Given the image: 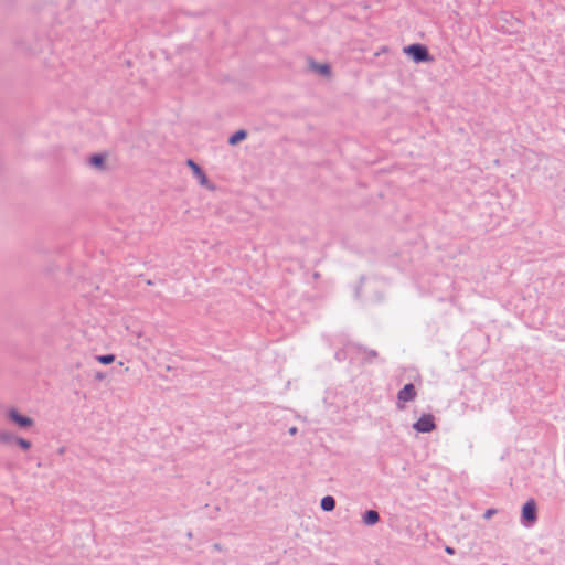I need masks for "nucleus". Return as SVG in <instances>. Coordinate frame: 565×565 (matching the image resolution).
<instances>
[{"label":"nucleus","mask_w":565,"mask_h":565,"mask_svg":"<svg viewBox=\"0 0 565 565\" xmlns=\"http://www.w3.org/2000/svg\"><path fill=\"white\" fill-rule=\"evenodd\" d=\"M15 445H18L23 450H29L31 448V441L25 438L19 437L15 439Z\"/></svg>","instance_id":"obj_14"},{"label":"nucleus","mask_w":565,"mask_h":565,"mask_svg":"<svg viewBox=\"0 0 565 565\" xmlns=\"http://www.w3.org/2000/svg\"><path fill=\"white\" fill-rule=\"evenodd\" d=\"M95 359L99 363H102L104 365H108V364H111L115 361L116 356H115V354L109 353V354L96 355Z\"/></svg>","instance_id":"obj_13"},{"label":"nucleus","mask_w":565,"mask_h":565,"mask_svg":"<svg viewBox=\"0 0 565 565\" xmlns=\"http://www.w3.org/2000/svg\"><path fill=\"white\" fill-rule=\"evenodd\" d=\"M106 162V154L95 153L89 158V164L96 169H104Z\"/></svg>","instance_id":"obj_9"},{"label":"nucleus","mask_w":565,"mask_h":565,"mask_svg":"<svg viewBox=\"0 0 565 565\" xmlns=\"http://www.w3.org/2000/svg\"><path fill=\"white\" fill-rule=\"evenodd\" d=\"M537 521V505L534 499H529L521 510V523L531 527Z\"/></svg>","instance_id":"obj_2"},{"label":"nucleus","mask_w":565,"mask_h":565,"mask_svg":"<svg viewBox=\"0 0 565 565\" xmlns=\"http://www.w3.org/2000/svg\"><path fill=\"white\" fill-rule=\"evenodd\" d=\"M445 551H446V553H448V554H450V555L455 554V548H452V547H450V546H447V547L445 548Z\"/></svg>","instance_id":"obj_19"},{"label":"nucleus","mask_w":565,"mask_h":565,"mask_svg":"<svg viewBox=\"0 0 565 565\" xmlns=\"http://www.w3.org/2000/svg\"><path fill=\"white\" fill-rule=\"evenodd\" d=\"M186 166L191 168L194 177H196L199 179V182L201 185L211 188L209 185V179H207L205 172L196 162H194L192 159H188Z\"/></svg>","instance_id":"obj_6"},{"label":"nucleus","mask_w":565,"mask_h":565,"mask_svg":"<svg viewBox=\"0 0 565 565\" xmlns=\"http://www.w3.org/2000/svg\"><path fill=\"white\" fill-rule=\"evenodd\" d=\"M497 512H498V511H497V509H493V508L488 509V510L484 512L483 518H484L486 520H488V519H490L491 516H493L494 514H497Z\"/></svg>","instance_id":"obj_16"},{"label":"nucleus","mask_w":565,"mask_h":565,"mask_svg":"<svg viewBox=\"0 0 565 565\" xmlns=\"http://www.w3.org/2000/svg\"><path fill=\"white\" fill-rule=\"evenodd\" d=\"M309 66L312 71L324 77H329L332 73L331 66L328 63H317L313 60H309Z\"/></svg>","instance_id":"obj_7"},{"label":"nucleus","mask_w":565,"mask_h":565,"mask_svg":"<svg viewBox=\"0 0 565 565\" xmlns=\"http://www.w3.org/2000/svg\"><path fill=\"white\" fill-rule=\"evenodd\" d=\"M246 138H247V131L245 129H239L230 136L227 142L231 146H235V145L239 143L241 141L245 140Z\"/></svg>","instance_id":"obj_10"},{"label":"nucleus","mask_w":565,"mask_h":565,"mask_svg":"<svg viewBox=\"0 0 565 565\" xmlns=\"http://www.w3.org/2000/svg\"><path fill=\"white\" fill-rule=\"evenodd\" d=\"M335 499L332 495H326L321 499L320 507L326 512H331L335 508Z\"/></svg>","instance_id":"obj_11"},{"label":"nucleus","mask_w":565,"mask_h":565,"mask_svg":"<svg viewBox=\"0 0 565 565\" xmlns=\"http://www.w3.org/2000/svg\"><path fill=\"white\" fill-rule=\"evenodd\" d=\"M362 521L367 526H373L380 521V514L376 510H366L362 515Z\"/></svg>","instance_id":"obj_8"},{"label":"nucleus","mask_w":565,"mask_h":565,"mask_svg":"<svg viewBox=\"0 0 565 565\" xmlns=\"http://www.w3.org/2000/svg\"><path fill=\"white\" fill-rule=\"evenodd\" d=\"M105 376H106L105 373H103L100 371L96 372L94 375L96 381H103L105 379Z\"/></svg>","instance_id":"obj_17"},{"label":"nucleus","mask_w":565,"mask_h":565,"mask_svg":"<svg viewBox=\"0 0 565 565\" xmlns=\"http://www.w3.org/2000/svg\"><path fill=\"white\" fill-rule=\"evenodd\" d=\"M297 431H298V429H297V427H295V426L289 428V434H290L291 436L296 435V434H297Z\"/></svg>","instance_id":"obj_18"},{"label":"nucleus","mask_w":565,"mask_h":565,"mask_svg":"<svg viewBox=\"0 0 565 565\" xmlns=\"http://www.w3.org/2000/svg\"><path fill=\"white\" fill-rule=\"evenodd\" d=\"M17 438H18V436L11 431H7V430L0 431V441L6 445L14 444Z\"/></svg>","instance_id":"obj_12"},{"label":"nucleus","mask_w":565,"mask_h":565,"mask_svg":"<svg viewBox=\"0 0 565 565\" xmlns=\"http://www.w3.org/2000/svg\"><path fill=\"white\" fill-rule=\"evenodd\" d=\"M413 428L417 433H431L436 429L435 417L431 414L422 415L414 424Z\"/></svg>","instance_id":"obj_4"},{"label":"nucleus","mask_w":565,"mask_h":565,"mask_svg":"<svg viewBox=\"0 0 565 565\" xmlns=\"http://www.w3.org/2000/svg\"><path fill=\"white\" fill-rule=\"evenodd\" d=\"M7 416H8L9 420H11L18 427L23 428V429H26L34 424V420L31 417L21 414L14 407H12L8 411Z\"/></svg>","instance_id":"obj_5"},{"label":"nucleus","mask_w":565,"mask_h":565,"mask_svg":"<svg viewBox=\"0 0 565 565\" xmlns=\"http://www.w3.org/2000/svg\"><path fill=\"white\" fill-rule=\"evenodd\" d=\"M416 396L417 392L415 385L413 383L405 384L397 393V408L404 409V404L414 401Z\"/></svg>","instance_id":"obj_3"},{"label":"nucleus","mask_w":565,"mask_h":565,"mask_svg":"<svg viewBox=\"0 0 565 565\" xmlns=\"http://www.w3.org/2000/svg\"><path fill=\"white\" fill-rule=\"evenodd\" d=\"M364 352L367 354V361L371 362L372 359L377 358V352L372 349H364Z\"/></svg>","instance_id":"obj_15"},{"label":"nucleus","mask_w":565,"mask_h":565,"mask_svg":"<svg viewBox=\"0 0 565 565\" xmlns=\"http://www.w3.org/2000/svg\"><path fill=\"white\" fill-rule=\"evenodd\" d=\"M404 53L409 56L415 63H425L433 61L426 45L420 43H413L403 49Z\"/></svg>","instance_id":"obj_1"}]
</instances>
